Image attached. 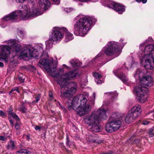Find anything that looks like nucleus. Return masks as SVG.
<instances>
[{"mask_svg":"<svg viewBox=\"0 0 154 154\" xmlns=\"http://www.w3.org/2000/svg\"><path fill=\"white\" fill-rule=\"evenodd\" d=\"M70 63L72 66L73 67H76L78 66V64L75 63L73 60H71Z\"/></svg>","mask_w":154,"mask_h":154,"instance_id":"32","label":"nucleus"},{"mask_svg":"<svg viewBox=\"0 0 154 154\" xmlns=\"http://www.w3.org/2000/svg\"><path fill=\"white\" fill-rule=\"evenodd\" d=\"M106 111L101 108H100L97 112H95L97 114L99 118V121L100 120H105L106 118Z\"/></svg>","mask_w":154,"mask_h":154,"instance_id":"19","label":"nucleus"},{"mask_svg":"<svg viewBox=\"0 0 154 154\" xmlns=\"http://www.w3.org/2000/svg\"><path fill=\"white\" fill-rule=\"evenodd\" d=\"M65 11L68 12H69L70 11V9L69 8H66L65 9Z\"/></svg>","mask_w":154,"mask_h":154,"instance_id":"51","label":"nucleus"},{"mask_svg":"<svg viewBox=\"0 0 154 154\" xmlns=\"http://www.w3.org/2000/svg\"><path fill=\"white\" fill-rule=\"evenodd\" d=\"M138 2H141V0H136Z\"/></svg>","mask_w":154,"mask_h":154,"instance_id":"55","label":"nucleus"},{"mask_svg":"<svg viewBox=\"0 0 154 154\" xmlns=\"http://www.w3.org/2000/svg\"><path fill=\"white\" fill-rule=\"evenodd\" d=\"M26 138L27 139V140L28 141H29L30 139V136L29 135H26Z\"/></svg>","mask_w":154,"mask_h":154,"instance_id":"43","label":"nucleus"},{"mask_svg":"<svg viewBox=\"0 0 154 154\" xmlns=\"http://www.w3.org/2000/svg\"><path fill=\"white\" fill-rule=\"evenodd\" d=\"M42 128V127L38 125H35V129L36 130H38Z\"/></svg>","mask_w":154,"mask_h":154,"instance_id":"37","label":"nucleus"},{"mask_svg":"<svg viewBox=\"0 0 154 154\" xmlns=\"http://www.w3.org/2000/svg\"><path fill=\"white\" fill-rule=\"evenodd\" d=\"M137 118V117L134 116L133 114L129 111L125 118V121L126 123L129 124L133 122Z\"/></svg>","mask_w":154,"mask_h":154,"instance_id":"21","label":"nucleus"},{"mask_svg":"<svg viewBox=\"0 0 154 154\" xmlns=\"http://www.w3.org/2000/svg\"><path fill=\"white\" fill-rule=\"evenodd\" d=\"M105 4L109 7L112 8L119 14H122L125 11V7L119 3L109 1V0H106Z\"/></svg>","mask_w":154,"mask_h":154,"instance_id":"14","label":"nucleus"},{"mask_svg":"<svg viewBox=\"0 0 154 154\" xmlns=\"http://www.w3.org/2000/svg\"><path fill=\"white\" fill-rule=\"evenodd\" d=\"M40 95L39 94L37 96L35 97V99L36 100V101H34L32 102V103H34V102L37 103L38 102V101L40 100Z\"/></svg>","mask_w":154,"mask_h":154,"instance_id":"34","label":"nucleus"},{"mask_svg":"<svg viewBox=\"0 0 154 154\" xmlns=\"http://www.w3.org/2000/svg\"><path fill=\"white\" fill-rule=\"evenodd\" d=\"M20 152L21 151V152H22V153H26V149H20Z\"/></svg>","mask_w":154,"mask_h":154,"instance_id":"42","label":"nucleus"},{"mask_svg":"<svg viewBox=\"0 0 154 154\" xmlns=\"http://www.w3.org/2000/svg\"><path fill=\"white\" fill-rule=\"evenodd\" d=\"M97 84H101L102 83V81L100 80H98L97 82Z\"/></svg>","mask_w":154,"mask_h":154,"instance_id":"46","label":"nucleus"},{"mask_svg":"<svg viewBox=\"0 0 154 154\" xmlns=\"http://www.w3.org/2000/svg\"><path fill=\"white\" fill-rule=\"evenodd\" d=\"M87 99L83 95L74 97L72 100L68 99L67 106L69 110H75L78 115L83 116L90 111L91 106L88 103L86 105Z\"/></svg>","mask_w":154,"mask_h":154,"instance_id":"2","label":"nucleus"},{"mask_svg":"<svg viewBox=\"0 0 154 154\" xmlns=\"http://www.w3.org/2000/svg\"><path fill=\"white\" fill-rule=\"evenodd\" d=\"M38 3L41 8L45 10L48 8L50 5L48 0H39Z\"/></svg>","mask_w":154,"mask_h":154,"instance_id":"20","label":"nucleus"},{"mask_svg":"<svg viewBox=\"0 0 154 154\" xmlns=\"http://www.w3.org/2000/svg\"><path fill=\"white\" fill-rule=\"evenodd\" d=\"M143 73L140 69H138L134 74V77L136 79L138 78L140 80L141 84L144 86H151L152 85V78L149 76H143Z\"/></svg>","mask_w":154,"mask_h":154,"instance_id":"11","label":"nucleus"},{"mask_svg":"<svg viewBox=\"0 0 154 154\" xmlns=\"http://www.w3.org/2000/svg\"><path fill=\"white\" fill-rule=\"evenodd\" d=\"M105 95L106 97L109 96V98H111V101L112 102L114 99L113 98L115 97L118 95V94L116 92H111L108 93H106Z\"/></svg>","mask_w":154,"mask_h":154,"instance_id":"24","label":"nucleus"},{"mask_svg":"<svg viewBox=\"0 0 154 154\" xmlns=\"http://www.w3.org/2000/svg\"><path fill=\"white\" fill-rule=\"evenodd\" d=\"M154 50V45H148L145 47L144 50V53L148 52V54H150Z\"/></svg>","mask_w":154,"mask_h":154,"instance_id":"22","label":"nucleus"},{"mask_svg":"<svg viewBox=\"0 0 154 154\" xmlns=\"http://www.w3.org/2000/svg\"><path fill=\"white\" fill-rule=\"evenodd\" d=\"M5 113L2 111H1V116H5Z\"/></svg>","mask_w":154,"mask_h":154,"instance_id":"45","label":"nucleus"},{"mask_svg":"<svg viewBox=\"0 0 154 154\" xmlns=\"http://www.w3.org/2000/svg\"><path fill=\"white\" fill-rule=\"evenodd\" d=\"M24 75L22 73H20L18 75V79L21 83H23L24 81Z\"/></svg>","mask_w":154,"mask_h":154,"instance_id":"29","label":"nucleus"},{"mask_svg":"<svg viewBox=\"0 0 154 154\" xmlns=\"http://www.w3.org/2000/svg\"><path fill=\"white\" fill-rule=\"evenodd\" d=\"M120 41L122 42L123 41V39H121L120 40Z\"/></svg>","mask_w":154,"mask_h":154,"instance_id":"57","label":"nucleus"},{"mask_svg":"<svg viewBox=\"0 0 154 154\" xmlns=\"http://www.w3.org/2000/svg\"><path fill=\"white\" fill-rule=\"evenodd\" d=\"M151 58L150 55L146 54L140 60L142 66L146 69H151L154 67V62Z\"/></svg>","mask_w":154,"mask_h":154,"instance_id":"13","label":"nucleus"},{"mask_svg":"<svg viewBox=\"0 0 154 154\" xmlns=\"http://www.w3.org/2000/svg\"><path fill=\"white\" fill-rule=\"evenodd\" d=\"M66 146L68 147H71L74 145L73 142L70 141L68 136H67L66 137Z\"/></svg>","mask_w":154,"mask_h":154,"instance_id":"26","label":"nucleus"},{"mask_svg":"<svg viewBox=\"0 0 154 154\" xmlns=\"http://www.w3.org/2000/svg\"><path fill=\"white\" fill-rule=\"evenodd\" d=\"M80 1H81L82 2H87L88 1H90L91 0H79Z\"/></svg>","mask_w":154,"mask_h":154,"instance_id":"48","label":"nucleus"},{"mask_svg":"<svg viewBox=\"0 0 154 154\" xmlns=\"http://www.w3.org/2000/svg\"><path fill=\"white\" fill-rule=\"evenodd\" d=\"M49 96L50 97L53 98V96L52 91H50L49 92Z\"/></svg>","mask_w":154,"mask_h":154,"instance_id":"39","label":"nucleus"},{"mask_svg":"<svg viewBox=\"0 0 154 154\" xmlns=\"http://www.w3.org/2000/svg\"><path fill=\"white\" fill-rule=\"evenodd\" d=\"M150 137H152L154 135V130L152 129H150L148 133Z\"/></svg>","mask_w":154,"mask_h":154,"instance_id":"31","label":"nucleus"},{"mask_svg":"<svg viewBox=\"0 0 154 154\" xmlns=\"http://www.w3.org/2000/svg\"><path fill=\"white\" fill-rule=\"evenodd\" d=\"M93 76L96 79H100L102 78V75L97 72H94L93 73Z\"/></svg>","mask_w":154,"mask_h":154,"instance_id":"30","label":"nucleus"},{"mask_svg":"<svg viewBox=\"0 0 154 154\" xmlns=\"http://www.w3.org/2000/svg\"><path fill=\"white\" fill-rule=\"evenodd\" d=\"M27 109L26 108L25 106L23 104H21L18 107V110L23 113L26 112Z\"/></svg>","mask_w":154,"mask_h":154,"instance_id":"27","label":"nucleus"},{"mask_svg":"<svg viewBox=\"0 0 154 154\" xmlns=\"http://www.w3.org/2000/svg\"><path fill=\"white\" fill-rule=\"evenodd\" d=\"M79 74L73 71L69 72L61 76L57 81L61 87H64L68 85L67 90L62 93L61 95L63 97H69L76 91L78 86L77 84L73 81L69 82V80H72L79 77Z\"/></svg>","mask_w":154,"mask_h":154,"instance_id":"1","label":"nucleus"},{"mask_svg":"<svg viewBox=\"0 0 154 154\" xmlns=\"http://www.w3.org/2000/svg\"><path fill=\"white\" fill-rule=\"evenodd\" d=\"M61 31L63 32L65 35V41L66 42H68L73 38V34L69 32L66 28L62 27L61 29Z\"/></svg>","mask_w":154,"mask_h":154,"instance_id":"17","label":"nucleus"},{"mask_svg":"<svg viewBox=\"0 0 154 154\" xmlns=\"http://www.w3.org/2000/svg\"><path fill=\"white\" fill-rule=\"evenodd\" d=\"M93 99H94V100L95 99V93H93Z\"/></svg>","mask_w":154,"mask_h":154,"instance_id":"52","label":"nucleus"},{"mask_svg":"<svg viewBox=\"0 0 154 154\" xmlns=\"http://www.w3.org/2000/svg\"><path fill=\"white\" fill-rule=\"evenodd\" d=\"M3 66H4L3 63L2 62H1V67H3Z\"/></svg>","mask_w":154,"mask_h":154,"instance_id":"53","label":"nucleus"},{"mask_svg":"<svg viewBox=\"0 0 154 154\" xmlns=\"http://www.w3.org/2000/svg\"><path fill=\"white\" fill-rule=\"evenodd\" d=\"M22 7L24 9L23 11H15L6 16L3 19L4 21H13L17 19L19 16L23 20H26L36 17L42 14L39 8H34L31 9L25 5Z\"/></svg>","mask_w":154,"mask_h":154,"instance_id":"3","label":"nucleus"},{"mask_svg":"<svg viewBox=\"0 0 154 154\" xmlns=\"http://www.w3.org/2000/svg\"><path fill=\"white\" fill-rule=\"evenodd\" d=\"M63 65V66H66V65H65V64H64Z\"/></svg>","mask_w":154,"mask_h":154,"instance_id":"60","label":"nucleus"},{"mask_svg":"<svg viewBox=\"0 0 154 154\" xmlns=\"http://www.w3.org/2000/svg\"><path fill=\"white\" fill-rule=\"evenodd\" d=\"M125 44V43L119 44L114 41L110 42L107 44V47L105 53L107 55L117 56L121 52V49Z\"/></svg>","mask_w":154,"mask_h":154,"instance_id":"8","label":"nucleus"},{"mask_svg":"<svg viewBox=\"0 0 154 154\" xmlns=\"http://www.w3.org/2000/svg\"><path fill=\"white\" fill-rule=\"evenodd\" d=\"M122 124V122L119 120L115 119H110L106 125V130L109 132L115 131L121 127Z\"/></svg>","mask_w":154,"mask_h":154,"instance_id":"12","label":"nucleus"},{"mask_svg":"<svg viewBox=\"0 0 154 154\" xmlns=\"http://www.w3.org/2000/svg\"><path fill=\"white\" fill-rule=\"evenodd\" d=\"M147 0H141V2L143 4L147 2Z\"/></svg>","mask_w":154,"mask_h":154,"instance_id":"49","label":"nucleus"},{"mask_svg":"<svg viewBox=\"0 0 154 154\" xmlns=\"http://www.w3.org/2000/svg\"><path fill=\"white\" fill-rule=\"evenodd\" d=\"M85 123L88 126L89 130L93 133L99 132L100 129L99 127V118L95 112L84 117Z\"/></svg>","mask_w":154,"mask_h":154,"instance_id":"6","label":"nucleus"},{"mask_svg":"<svg viewBox=\"0 0 154 154\" xmlns=\"http://www.w3.org/2000/svg\"><path fill=\"white\" fill-rule=\"evenodd\" d=\"M25 154H32V152L26 149V153Z\"/></svg>","mask_w":154,"mask_h":154,"instance_id":"44","label":"nucleus"},{"mask_svg":"<svg viewBox=\"0 0 154 154\" xmlns=\"http://www.w3.org/2000/svg\"><path fill=\"white\" fill-rule=\"evenodd\" d=\"M92 18L86 16L80 18L74 25V34L78 36H84L91 28Z\"/></svg>","mask_w":154,"mask_h":154,"instance_id":"4","label":"nucleus"},{"mask_svg":"<svg viewBox=\"0 0 154 154\" xmlns=\"http://www.w3.org/2000/svg\"><path fill=\"white\" fill-rule=\"evenodd\" d=\"M7 138L5 137L1 136V140L5 141L7 139Z\"/></svg>","mask_w":154,"mask_h":154,"instance_id":"38","label":"nucleus"},{"mask_svg":"<svg viewBox=\"0 0 154 154\" xmlns=\"http://www.w3.org/2000/svg\"><path fill=\"white\" fill-rule=\"evenodd\" d=\"M10 122L11 124L13 125V123L12 120H10Z\"/></svg>","mask_w":154,"mask_h":154,"instance_id":"54","label":"nucleus"},{"mask_svg":"<svg viewBox=\"0 0 154 154\" xmlns=\"http://www.w3.org/2000/svg\"><path fill=\"white\" fill-rule=\"evenodd\" d=\"M61 27H55L54 28L51 34L49 37V39L54 41H60L63 38L61 32Z\"/></svg>","mask_w":154,"mask_h":154,"instance_id":"15","label":"nucleus"},{"mask_svg":"<svg viewBox=\"0 0 154 154\" xmlns=\"http://www.w3.org/2000/svg\"><path fill=\"white\" fill-rule=\"evenodd\" d=\"M16 147L15 146L14 142L12 140H11L8 143L7 146L6 148L8 149H11L13 150H14Z\"/></svg>","mask_w":154,"mask_h":154,"instance_id":"23","label":"nucleus"},{"mask_svg":"<svg viewBox=\"0 0 154 154\" xmlns=\"http://www.w3.org/2000/svg\"><path fill=\"white\" fill-rule=\"evenodd\" d=\"M142 123L143 125H146L149 124V122L147 121H144L142 122Z\"/></svg>","mask_w":154,"mask_h":154,"instance_id":"40","label":"nucleus"},{"mask_svg":"<svg viewBox=\"0 0 154 154\" xmlns=\"http://www.w3.org/2000/svg\"><path fill=\"white\" fill-rule=\"evenodd\" d=\"M17 154H22L21 151L20 152V150L19 151H18L17 152Z\"/></svg>","mask_w":154,"mask_h":154,"instance_id":"50","label":"nucleus"},{"mask_svg":"<svg viewBox=\"0 0 154 154\" xmlns=\"http://www.w3.org/2000/svg\"><path fill=\"white\" fill-rule=\"evenodd\" d=\"M34 69H35V67H33Z\"/></svg>","mask_w":154,"mask_h":154,"instance_id":"61","label":"nucleus"},{"mask_svg":"<svg viewBox=\"0 0 154 154\" xmlns=\"http://www.w3.org/2000/svg\"><path fill=\"white\" fill-rule=\"evenodd\" d=\"M15 91H16L18 93H19V92L18 90V88L17 87L13 88L11 91L9 92L10 94H11L12 92Z\"/></svg>","mask_w":154,"mask_h":154,"instance_id":"33","label":"nucleus"},{"mask_svg":"<svg viewBox=\"0 0 154 154\" xmlns=\"http://www.w3.org/2000/svg\"><path fill=\"white\" fill-rule=\"evenodd\" d=\"M8 45L4 46L1 53V56H4L5 58H7L10 54L11 51L18 53L21 48V46L20 45L15 43V40L11 39L7 42Z\"/></svg>","mask_w":154,"mask_h":154,"instance_id":"7","label":"nucleus"},{"mask_svg":"<svg viewBox=\"0 0 154 154\" xmlns=\"http://www.w3.org/2000/svg\"><path fill=\"white\" fill-rule=\"evenodd\" d=\"M53 41V40H52L49 39L48 40L45 42V44L47 48L49 49L52 48Z\"/></svg>","mask_w":154,"mask_h":154,"instance_id":"25","label":"nucleus"},{"mask_svg":"<svg viewBox=\"0 0 154 154\" xmlns=\"http://www.w3.org/2000/svg\"><path fill=\"white\" fill-rule=\"evenodd\" d=\"M93 142H94L95 143H97L99 144L100 143H102V142L101 141H99L97 140H94L93 141Z\"/></svg>","mask_w":154,"mask_h":154,"instance_id":"41","label":"nucleus"},{"mask_svg":"<svg viewBox=\"0 0 154 154\" xmlns=\"http://www.w3.org/2000/svg\"><path fill=\"white\" fill-rule=\"evenodd\" d=\"M5 154H8V153H6Z\"/></svg>","mask_w":154,"mask_h":154,"instance_id":"59","label":"nucleus"},{"mask_svg":"<svg viewBox=\"0 0 154 154\" xmlns=\"http://www.w3.org/2000/svg\"><path fill=\"white\" fill-rule=\"evenodd\" d=\"M82 65V63H79V66H81V65Z\"/></svg>","mask_w":154,"mask_h":154,"instance_id":"56","label":"nucleus"},{"mask_svg":"<svg viewBox=\"0 0 154 154\" xmlns=\"http://www.w3.org/2000/svg\"><path fill=\"white\" fill-rule=\"evenodd\" d=\"M15 128L16 129L18 130L20 128V125L18 122H16L15 126Z\"/></svg>","mask_w":154,"mask_h":154,"instance_id":"36","label":"nucleus"},{"mask_svg":"<svg viewBox=\"0 0 154 154\" xmlns=\"http://www.w3.org/2000/svg\"><path fill=\"white\" fill-rule=\"evenodd\" d=\"M94 102V101H93V100L92 101V102H91V103H93V104H94V102Z\"/></svg>","mask_w":154,"mask_h":154,"instance_id":"58","label":"nucleus"},{"mask_svg":"<svg viewBox=\"0 0 154 154\" xmlns=\"http://www.w3.org/2000/svg\"><path fill=\"white\" fill-rule=\"evenodd\" d=\"M20 55L23 57H34L38 58L42 56L43 54V50L41 47H39L37 49L34 48H29L26 47L22 49Z\"/></svg>","mask_w":154,"mask_h":154,"instance_id":"9","label":"nucleus"},{"mask_svg":"<svg viewBox=\"0 0 154 154\" xmlns=\"http://www.w3.org/2000/svg\"><path fill=\"white\" fill-rule=\"evenodd\" d=\"M59 146L61 147L64 146V143H59Z\"/></svg>","mask_w":154,"mask_h":154,"instance_id":"47","label":"nucleus"},{"mask_svg":"<svg viewBox=\"0 0 154 154\" xmlns=\"http://www.w3.org/2000/svg\"><path fill=\"white\" fill-rule=\"evenodd\" d=\"M8 115L11 117H12L17 121L19 120L18 116L13 112L11 111L9 112L8 113Z\"/></svg>","mask_w":154,"mask_h":154,"instance_id":"28","label":"nucleus"},{"mask_svg":"<svg viewBox=\"0 0 154 154\" xmlns=\"http://www.w3.org/2000/svg\"><path fill=\"white\" fill-rule=\"evenodd\" d=\"M148 55H150L151 60L154 62V50L152 51V52L150 54Z\"/></svg>","mask_w":154,"mask_h":154,"instance_id":"35","label":"nucleus"},{"mask_svg":"<svg viewBox=\"0 0 154 154\" xmlns=\"http://www.w3.org/2000/svg\"><path fill=\"white\" fill-rule=\"evenodd\" d=\"M38 65L40 67L43 66L46 71L54 78L60 79L63 73V68H56L57 63H55L53 61L48 59L40 60L38 63Z\"/></svg>","mask_w":154,"mask_h":154,"instance_id":"5","label":"nucleus"},{"mask_svg":"<svg viewBox=\"0 0 154 154\" xmlns=\"http://www.w3.org/2000/svg\"><path fill=\"white\" fill-rule=\"evenodd\" d=\"M121 69L119 68L115 69L113 71V73L116 76L119 78L124 83L127 84L128 82V79L124 73L119 72V71Z\"/></svg>","mask_w":154,"mask_h":154,"instance_id":"16","label":"nucleus"},{"mask_svg":"<svg viewBox=\"0 0 154 154\" xmlns=\"http://www.w3.org/2000/svg\"><path fill=\"white\" fill-rule=\"evenodd\" d=\"M153 117L154 118V115H153Z\"/></svg>","mask_w":154,"mask_h":154,"instance_id":"62","label":"nucleus"},{"mask_svg":"<svg viewBox=\"0 0 154 154\" xmlns=\"http://www.w3.org/2000/svg\"><path fill=\"white\" fill-rule=\"evenodd\" d=\"M133 114L134 116L136 117L140 115L141 113V106L138 104L136 105L132 108L131 110L129 111Z\"/></svg>","mask_w":154,"mask_h":154,"instance_id":"18","label":"nucleus"},{"mask_svg":"<svg viewBox=\"0 0 154 154\" xmlns=\"http://www.w3.org/2000/svg\"><path fill=\"white\" fill-rule=\"evenodd\" d=\"M148 89L141 84L137 85L134 88V93L137 95V99L140 102L144 103L146 100V93Z\"/></svg>","mask_w":154,"mask_h":154,"instance_id":"10","label":"nucleus"}]
</instances>
